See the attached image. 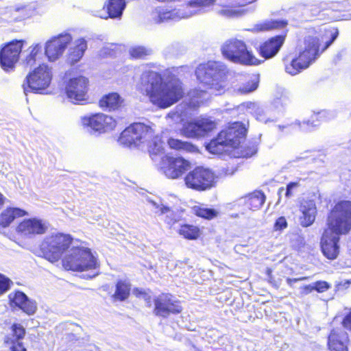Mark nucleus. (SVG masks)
<instances>
[{"mask_svg":"<svg viewBox=\"0 0 351 351\" xmlns=\"http://www.w3.org/2000/svg\"><path fill=\"white\" fill-rule=\"evenodd\" d=\"M129 53L134 58H143L152 53V50L143 46H134L132 47Z\"/></svg>","mask_w":351,"mask_h":351,"instance_id":"obj_40","label":"nucleus"},{"mask_svg":"<svg viewBox=\"0 0 351 351\" xmlns=\"http://www.w3.org/2000/svg\"><path fill=\"white\" fill-rule=\"evenodd\" d=\"M304 158H301V157H298V158H296L295 160H293L291 161H290V162H300V161H302L303 160Z\"/></svg>","mask_w":351,"mask_h":351,"instance_id":"obj_54","label":"nucleus"},{"mask_svg":"<svg viewBox=\"0 0 351 351\" xmlns=\"http://www.w3.org/2000/svg\"><path fill=\"white\" fill-rule=\"evenodd\" d=\"M348 335L342 329L332 330L328 338V346L330 351H348Z\"/></svg>","mask_w":351,"mask_h":351,"instance_id":"obj_23","label":"nucleus"},{"mask_svg":"<svg viewBox=\"0 0 351 351\" xmlns=\"http://www.w3.org/2000/svg\"><path fill=\"white\" fill-rule=\"evenodd\" d=\"M206 93L203 90H193L190 93V97L191 98V104L193 106H199L206 99L205 96Z\"/></svg>","mask_w":351,"mask_h":351,"instance_id":"obj_41","label":"nucleus"},{"mask_svg":"<svg viewBox=\"0 0 351 351\" xmlns=\"http://www.w3.org/2000/svg\"><path fill=\"white\" fill-rule=\"evenodd\" d=\"M220 14L226 17H234L239 14V12L234 9L226 8L220 11Z\"/></svg>","mask_w":351,"mask_h":351,"instance_id":"obj_48","label":"nucleus"},{"mask_svg":"<svg viewBox=\"0 0 351 351\" xmlns=\"http://www.w3.org/2000/svg\"><path fill=\"white\" fill-rule=\"evenodd\" d=\"M72 40V36L67 32L60 34L47 40L45 43L44 49L48 61L53 62L59 60Z\"/></svg>","mask_w":351,"mask_h":351,"instance_id":"obj_15","label":"nucleus"},{"mask_svg":"<svg viewBox=\"0 0 351 351\" xmlns=\"http://www.w3.org/2000/svg\"><path fill=\"white\" fill-rule=\"evenodd\" d=\"M314 290V286L313 285H308L300 287V293L302 295H307L311 293Z\"/></svg>","mask_w":351,"mask_h":351,"instance_id":"obj_50","label":"nucleus"},{"mask_svg":"<svg viewBox=\"0 0 351 351\" xmlns=\"http://www.w3.org/2000/svg\"><path fill=\"white\" fill-rule=\"evenodd\" d=\"M223 56L230 61L243 64H258V60L250 51L245 43L238 39L227 40L221 47Z\"/></svg>","mask_w":351,"mask_h":351,"instance_id":"obj_11","label":"nucleus"},{"mask_svg":"<svg viewBox=\"0 0 351 351\" xmlns=\"http://www.w3.org/2000/svg\"><path fill=\"white\" fill-rule=\"evenodd\" d=\"M215 127V122L210 118H197L184 123L182 129V134L189 138L204 136Z\"/></svg>","mask_w":351,"mask_h":351,"instance_id":"obj_19","label":"nucleus"},{"mask_svg":"<svg viewBox=\"0 0 351 351\" xmlns=\"http://www.w3.org/2000/svg\"><path fill=\"white\" fill-rule=\"evenodd\" d=\"M326 226L320 245L324 255L333 260L339 252V236L347 234L351 230V202L343 200L336 204L328 216Z\"/></svg>","mask_w":351,"mask_h":351,"instance_id":"obj_2","label":"nucleus"},{"mask_svg":"<svg viewBox=\"0 0 351 351\" xmlns=\"http://www.w3.org/2000/svg\"><path fill=\"white\" fill-rule=\"evenodd\" d=\"M313 286H314V290H316L317 291H318L319 293L326 291L330 287L328 282H326L325 281H317L313 284Z\"/></svg>","mask_w":351,"mask_h":351,"instance_id":"obj_47","label":"nucleus"},{"mask_svg":"<svg viewBox=\"0 0 351 351\" xmlns=\"http://www.w3.org/2000/svg\"><path fill=\"white\" fill-rule=\"evenodd\" d=\"M227 73L226 65L217 61H208L206 63L200 64L195 71L199 82L216 95H221L226 91L228 85Z\"/></svg>","mask_w":351,"mask_h":351,"instance_id":"obj_6","label":"nucleus"},{"mask_svg":"<svg viewBox=\"0 0 351 351\" xmlns=\"http://www.w3.org/2000/svg\"><path fill=\"white\" fill-rule=\"evenodd\" d=\"M133 294L137 297H143L145 300L149 298V297L142 290L139 289H134Z\"/></svg>","mask_w":351,"mask_h":351,"instance_id":"obj_52","label":"nucleus"},{"mask_svg":"<svg viewBox=\"0 0 351 351\" xmlns=\"http://www.w3.org/2000/svg\"><path fill=\"white\" fill-rule=\"evenodd\" d=\"M118 141L125 147L147 148L152 157L162 154L163 151L160 136L155 134L151 126L142 123H135L125 128Z\"/></svg>","mask_w":351,"mask_h":351,"instance_id":"obj_4","label":"nucleus"},{"mask_svg":"<svg viewBox=\"0 0 351 351\" xmlns=\"http://www.w3.org/2000/svg\"><path fill=\"white\" fill-rule=\"evenodd\" d=\"M178 232L180 235L189 240H195L200 236L199 228L193 225H181Z\"/></svg>","mask_w":351,"mask_h":351,"instance_id":"obj_35","label":"nucleus"},{"mask_svg":"<svg viewBox=\"0 0 351 351\" xmlns=\"http://www.w3.org/2000/svg\"><path fill=\"white\" fill-rule=\"evenodd\" d=\"M154 313L157 316L167 317L171 314L181 313L182 308L179 302L173 301L168 294H162L154 300Z\"/></svg>","mask_w":351,"mask_h":351,"instance_id":"obj_21","label":"nucleus"},{"mask_svg":"<svg viewBox=\"0 0 351 351\" xmlns=\"http://www.w3.org/2000/svg\"><path fill=\"white\" fill-rule=\"evenodd\" d=\"M252 154H253V153H252L251 154H249L247 153V154H243V156H244V157H249V156H252Z\"/></svg>","mask_w":351,"mask_h":351,"instance_id":"obj_55","label":"nucleus"},{"mask_svg":"<svg viewBox=\"0 0 351 351\" xmlns=\"http://www.w3.org/2000/svg\"><path fill=\"white\" fill-rule=\"evenodd\" d=\"M192 212L195 215L206 219H213L217 217L219 214L217 210L203 206H193L192 208Z\"/></svg>","mask_w":351,"mask_h":351,"instance_id":"obj_38","label":"nucleus"},{"mask_svg":"<svg viewBox=\"0 0 351 351\" xmlns=\"http://www.w3.org/2000/svg\"><path fill=\"white\" fill-rule=\"evenodd\" d=\"M297 206L299 224L302 228L311 226L317 215V208L315 199L309 197H302L298 199Z\"/></svg>","mask_w":351,"mask_h":351,"instance_id":"obj_18","label":"nucleus"},{"mask_svg":"<svg viewBox=\"0 0 351 351\" xmlns=\"http://www.w3.org/2000/svg\"><path fill=\"white\" fill-rule=\"evenodd\" d=\"M72 242L73 238L69 234L52 232L44 238L40 247L45 258L55 263L67 251Z\"/></svg>","mask_w":351,"mask_h":351,"instance_id":"obj_8","label":"nucleus"},{"mask_svg":"<svg viewBox=\"0 0 351 351\" xmlns=\"http://www.w3.org/2000/svg\"><path fill=\"white\" fill-rule=\"evenodd\" d=\"M242 106L245 108L250 113L254 114L256 119L261 122L266 123L274 121V119L269 116V110L259 106L256 103L249 101L244 103Z\"/></svg>","mask_w":351,"mask_h":351,"instance_id":"obj_29","label":"nucleus"},{"mask_svg":"<svg viewBox=\"0 0 351 351\" xmlns=\"http://www.w3.org/2000/svg\"><path fill=\"white\" fill-rule=\"evenodd\" d=\"M306 279H307L306 277H302V278H288L287 279V284L289 286L292 287L293 283H295L296 282H298V281H300V280H306Z\"/></svg>","mask_w":351,"mask_h":351,"instance_id":"obj_53","label":"nucleus"},{"mask_svg":"<svg viewBox=\"0 0 351 351\" xmlns=\"http://www.w3.org/2000/svg\"><path fill=\"white\" fill-rule=\"evenodd\" d=\"M217 178V177L211 169L197 167L186 175L184 183L189 189L197 191H204L214 186Z\"/></svg>","mask_w":351,"mask_h":351,"instance_id":"obj_13","label":"nucleus"},{"mask_svg":"<svg viewBox=\"0 0 351 351\" xmlns=\"http://www.w3.org/2000/svg\"><path fill=\"white\" fill-rule=\"evenodd\" d=\"M168 145L171 149H174L184 150L188 152H195L197 151L196 147L191 143L178 139L169 138L168 140Z\"/></svg>","mask_w":351,"mask_h":351,"instance_id":"obj_39","label":"nucleus"},{"mask_svg":"<svg viewBox=\"0 0 351 351\" xmlns=\"http://www.w3.org/2000/svg\"><path fill=\"white\" fill-rule=\"evenodd\" d=\"M43 47L40 43H35L28 47L24 53L23 64L27 66H32L36 62L41 60Z\"/></svg>","mask_w":351,"mask_h":351,"instance_id":"obj_28","label":"nucleus"},{"mask_svg":"<svg viewBox=\"0 0 351 351\" xmlns=\"http://www.w3.org/2000/svg\"><path fill=\"white\" fill-rule=\"evenodd\" d=\"M258 86V77L254 75H249L247 80L239 87L234 88L237 94L245 95L256 90Z\"/></svg>","mask_w":351,"mask_h":351,"instance_id":"obj_33","label":"nucleus"},{"mask_svg":"<svg viewBox=\"0 0 351 351\" xmlns=\"http://www.w3.org/2000/svg\"><path fill=\"white\" fill-rule=\"evenodd\" d=\"M215 1H190L186 5L173 10H169L165 7H158L152 12V19L156 23L186 19L195 14L204 12L206 8L213 5Z\"/></svg>","mask_w":351,"mask_h":351,"instance_id":"obj_7","label":"nucleus"},{"mask_svg":"<svg viewBox=\"0 0 351 351\" xmlns=\"http://www.w3.org/2000/svg\"><path fill=\"white\" fill-rule=\"evenodd\" d=\"M122 103V99L117 93L106 95L99 100V106L101 108L114 110L118 108Z\"/></svg>","mask_w":351,"mask_h":351,"instance_id":"obj_32","label":"nucleus"},{"mask_svg":"<svg viewBox=\"0 0 351 351\" xmlns=\"http://www.w3.org/2000/svg\"><path fill=\"white\" fill-rule=\"evenodd\" d=\"M48 229V223L39 218H30L21 221L16 232L23 238L32 239L36 235L45 234Z\"/></svg>","mask_w":351,"mask_h":351,"instance_id":"obj_20","label":"nucleus"},{"mask_svg":"<svg viewBox=\"0 0 351 351\" xmlns=\"http://www.w3.org/2000/svg\"><path fill=\"white\" fill-rule=\"evenodd\" d=\"M287 23L283 21H266L254 25L253 31L263 32L276 28L284 27Z\"/></svg>","mask_w":351,"mask_h":351,"instance_id":"obj_37","label":"nucleus"},{"mask_svg":"<svg viewBox=\"0 0 351 351\" xmlns=\"http://www.w3.org/2000/svg\"><path fill=\"white\" fill-rule=\"evenodd\" d=\"M329 119L328 113L325 110L320 111L313 114L307 121L302 122L297 121L295 124L298 125L300 129L303 132H309L319 125L321 122Z\"/></svg>","mask_w":351,"mask_h":351,"instance_id":"obj_27","label":"nucleus"},{"mask_svg":"<svg viewBox=\"0 0 351 351\" xmlns=\"http://www.w3.org/2000/svg\"><path fill=\"white\" fill-rule=\"evenodd\" d=\"M27 215V212L19 208H7L3 210L0 215V225L6 228L16 218Z\"/></svg>","mask_w":351,"mask_h":351,"instance_id":"obj_30","label":"nucleus"},{"mask_svg":"<svg viewBox=\"0 0 351 351\" xmlns=\"http://www.w3.org/2000/svg\"><path fill=\"white\" fill-rule=\"evenodd\" d=\"M245 134L246 129L243 124L234 122L219 133L217 138L206 145V149L213 154L228 153L236 157V155L232 153V150L239 148Z\"/></svg>","mask_w":351,"mask_h":351,"instance_id":"obj_5","label":"nucleus"},{"mask_svg":"<svg viewBox=\"0 0 351 351\" xmlns=\"http://www.w3.org/2000/svg\"><path fill=\"white\" fill-rule=\"evenodd\" d=\"M137 86L153 105L161 109L171 106L184 95L183 84L173 69L162 73L146 70L141 74Z\"/></svg>","mask_w":351,"mask_h":351,"instance_id":"obj_1","label":"nucleus"},{"mask_svg":"<svg viewBox=\"0 0 351 351\" xmlns=\"http://www.w3.org/2000/svg\"><path fill=\"white\" fill-rule=\"evenodd\" d=\"M271 273V270L269 269H267V274H269Z\"/></svg>","mask_w":351,"mask_h":351,"instance_id":"obj_57","label":"nucleus"},{"mask_svg":"<svg viewBox=\"0 0 351 351\" xmlns=\"http://www.w3.org/2000/svg\"><path fill=\"white\" fill-rule=\"evenodd\" d=\"M285 42L283 36L273 37L263 43L259 47V52L265 59H269L274 57Z\"/></svg>","mask_w":351,"mask_h":351,"instance_id":"obj_25","label":"nucleus"},{"mask_svg":"<svg viewBox=\"0 0 351 351\" xmlns=\"http://www.w3.org/2000/svg\"><path fill=\"white\" fill-rule=\"evenodd\" d=\"M11 351H27L23 343L20 341H12Z\"/></svg>","mask_w":351,"mask_h":351,"instance_id":"obj_49","label":"nucleus"},{"mask_svg":"<svg viewBox=\"0 0 351 351\" xmlns=\"http://www.w3.org/2000/svg\"><path fill=\"white\" fill-rule=\"evenodd\" d=\"M87 49L86 40L80 38L75 40L73 46L69 50V59L71 64H75L80 61L83 57L85 51Z\"/></svg>","mask_w":351,"mask_h":351,"instance_id":"obj_31","label":"nucleus"},{"mask_svg":"<svg viewBox=\"0 0 351 351\" xmlns=\"http://www.w3.org/2000/svg\"><path fill=\"white\" fill-rule=\"evenodd\" d=\"M125 8V0H108L104 5V10H106V12L101 11L97 16L105 19H120Z\"/></svg>","mask_w":351,"mask_h":351,"instance_id":"obj_24","label":"nucleus"},{"mask_svg":"<svg viewBox=\"0 0 351 351\" xmlns=\"http://www.w3.org/2000/svg\"><path fill=\"white\" fill-rule=\"evenodd\" d=\"M337 36V29H330L319 36L306 37L299 55L291 60L284 59L285 72L294 76L308 68L334 42Z\"/></svg>","mask_w":351,"mask_h":351,"instance_id":"obj_3","label":"nucleus"},{"mask_svg":"<svg viewBox=\"0 0 351 351\" xmlns=\"http://www.w3.org/2000/svg\"><path fill=\"white\" fill-rule=\"evenodd\" d=\"M12 330L13 335L16 337V341H19V340L22 339L25 335V330L21 324H13L12 326Z\"/></svg>","mask_w":351,"mask_h":351,"instance_id":"obj_44","label":"nucleus"},{"mask_svg":"<svg viewBox=\"0 0 351 351\" xmlns=\"http://www.w3.org/2000/svg\"><path fill=\"white\" fill-rule=\"evenodd\" d=\"M299 186L298 182H290L287 185L285 197L290 198L294 195V190Z\"/></svg>","mask_w":351,"mask_h":351,"instance_id":"obj_46","label":"nucleus"},{"mask_svg":"<svg viewBox=\"0 0 351 351\" xmlns=\"http://www.w3.org/2000/svg\"><path fill=\"white\" fill-rule=\"evenodd\" d=\"M343 325L346 329L351 330V311L344 317Z\"/></svg>","mask_w":351,"mask_h":351,"instance_id":"obj_51","label":"nucleus"},{"mask_svg":"<svg viewBox=\"0 0 351 351\" xmlns=\"http://www.w3.org/2000/svg\"><path fill=\"white\" fill-rule=\"evenodd\" d=\"M190 167L189 161L180 157L163 156L159 164L161 172L168 178L177 179Z\"/></svg>","mask_w":351,"mask_h":351,"instance_id":"obj_17","label":"nucleus"},{"mask_svg":"<svg viewBox=\"0 0 351 351\" xmlns=\"http://www.w3.org/2000/svg\"><path fill=\"white\" fill-rule=\"evenodd\" d=\"M9 302L11 307H17L28 315H34L37 310V304L30 300L23 292L17 291L11 292L9 295Z\"/></svg>","mask_w":351,"mask_h":351,"instance_id":"obj_22","label":"nucleus"},{"mask_svg":"<svg viewBox=\"0 0 351 351\" xmlns=\"http://www.w3.org/2000/svg\"><path fill=\"white\" fill-rule=\"evenodd\" d=\"M130 289L131 285L128 280H119L116 285L114 298L121 301L125 300L130 295Z\"/></svg>","mask_w":351,"mask_h":351,"instance_id":"obj_36","label":"nucleus"},{"mask_svg":"<svg viewBox=\"0 0 351 351\" xmlns=\"http://www.w3.org/2000/svg\"><path fill=\"white\" fill-rule=\"evenodd\" d=\"M97 258L90 249L73 247L62 260V265L67 270L82 271L97 268Z\"/></svg>","mask_w":351,"mask_h":351,"instance_id":"obj_9","label":"nucleus"},{"mask_svg":"<svg viewBox=\"0 0 351 351\" xmlns=\"http://www.w3.org/2000/svg\"><path fill=\"white\" fill-rule=\"evenodd\" d=\"M283 191V188H280V189H279V192H280V191Z\"/></svg>","mask_w":351,"mask_h":351,"instance_id":"obj_58","label":"nucleus"},{"mask_svg":"<svg viewBox=\"0 0 351 351\" xmlns=\"http://www.w3.org/2000/svg\"><path fill=\"white\" fill-rule=\"evenodd\" d=\"M53 74L52 69L46 64H40L29 72L25 78L22 87L25 95L27 93H43L49 86Z\"/></svg>","mask_w":351,"mask_h":351,"instance_id":"obj_10","label":"nucleus"},{"mask_svg":"<svg viewBox=\"0 0 351 351\" xmlns=\"http://www.w3.org/2000/svg\"><path fill=\"white\" fill-rule=\"evenodd\" d=\"M79 125L90 133L104 134L113 130L117 121L111 116L99 112L82 116Z\"/></svg>","mask_w":351,"mask_h":351,"instance_id":"obj_12","label":"nucleus"},{"mask_svg":"<svg viewBox=\"0 0 351 351\" xmlns=\"http://www.w3.org/2000/svg\"><path fill=\"white\" fill-rule=\"evenodd\" d=\"M89 81L86 77L78 75L70 78L65 84L67 99L74 104H80L88 99Z\"/></svg>","mask_w":351,"mask_h":351,"instance_id":"obj_14","label":"nucleus"},{"mask_svg":"<svg viewBox=\"0 0 351 351\" xmlns=\"http://www.w3.org/2000/svg\"><path fill=\"white\" fill-rule=\"evenodd\" d=\"M300 239L301 243H303V241H304V239H303V238H302V237H300Z\"/></svg>","mask_w":351,"mask_h":351,"instance_id":"obj_56","label":"nucleus"},{"mask_svg":"<svg viewBox=\"0 0 351 351\" xmlns=\"http://www.w3.org/2000/svg\"><path fill=\"white\" fill-rule=\"evenodd\" d=\"M12 285V282L8 278L0 274V295L7 292Z\"/></svg>","mask_w":351,"mask_h":351,"instance_id":"obj_43","label":"nucleus"},{"mask_svg":"<svg viewBox=\"0 0 351 351\" xmlns=\"http://www.w3.org/2000/svg\"><path fill=\"white\" fill-rule=\"evenodd\" d=\"M149 203L152 206L155 213L158 215H167V223L169 224L175 223L178 219L176 218L171 217L173 215L171 209L162 204L161 202H156L154 200H149Z\"/></svg>","mask_w":351,"mask_h":351,"instance_id":"obj_34","label":"nucleus"},{"mask_svg":"<svg viewBox=\"0 0 351 351\" xmlns=\"http://www.w3.org/2000/svg\"><path fill=\"white\" fill-rule=\"evenodd\" d=\"M288 227V223L285 217H278L274 225V230L275 231H282Z\"/></svg>","mask_w":351,"mask_h":351,"instance_id":"obj_45","label":"nucleus"},{"mask_svg":"<svg viewBox=\"0 0 351 351\" xmlns=\"http://www.w3.org/2000/svg\"><path fill=\"white\" fill-rule=\"evenodd\" d=\"M183 106H178L175 111L170 112L167 116V119H171L175 123H179L184 121V114Z\"/></svg>","mask_w":351,"mask_h":351,"instance_id":"obj_42","label":"nucleus"},{"mask_svg":"<svg viewBox=\"0 0 351 351\" xmlns=\"http://www.w3.org/2000/svg\"><path fill=\"white\" fill-rule=\"evenodd\" d=\"M265 195L260 191H255L239 199V204H244L249 210L256 211L261 208L265 202Z\"/></svg>","mask_w":351,"mask_h":351,"instance_id":"obj_26","label":"nucleus"},{"mask_svg":"<svg viewBox=\"0 0 351 351\" xmlns=\"http://www.w3.org/2000/svg\"><path fill=\"white\" fill-rule=\"evenodd\" d=\"M25 43L23 40H12L1 49L0 64L5 71L10 72L14 70Z\"/></svg>","mask_w":351,"mask_h":351,"instance_id":"obj_16","label":"nucleus"}]
</instances>
